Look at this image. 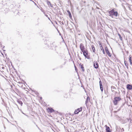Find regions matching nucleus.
Returning a JSON list of instances; mask_svg holds the SVG:
<instances>
[{
    "mask_svg": "<svg viewBox=\"0 0 132 132\" xmlns=\"http://www.w3.org/2000/svg\"><path fill=\"white\" fill-rule=\"evenodd\" d=\"M100 49H101V50L102 51V50H104L103 48V47H102V45L101 44H100Z\"/></svg>",
    "mask_w": 132,
    "mask_h": 132,
    "instance_id": "nucleus-21",
    "label": "nucleus"
},
{
    "mask_svg": "<svg viewBox=\"0 0 132 132\" xmlns=\"http://www.w3.org/2000/svg\"><path fill=\"white\" fill-rule=\"evenodd\" d=\"M118 36H119V38H120V39L121 40H122V38L121 37L120 35L119 34H118Z\"/></svg>",
    "mask_w": 132,
    "mask_h": 132,
    "instance_id": "nucleus-22",
    "label": "nucleus"
},
{
    "mask_svg": "<svg viewBox=\"0 0 132 132\" xmlns=\"http://www.w3.org/2000/svg\"><path fill=\"white\" fill-rule=\"evenodd\" d=\"M113 11V9L112 10H111L109 12V15L110 16H111L112 18H113V16H112Z\"/></svg>",
    "mask_w": 132,
    "mask_h": 132,
    "instance_id": "nucleus-11",
    "label": "nucleus"
},
{
    "mask_svg": "<svg viewBox=\"0 0 132 132\" xmlns=\"http://www.w3.org/2000/svg\"><path fill=\"white\" fill-rule=\"evenodd\" d=\"M83 52V55L85 56L87 58V55H88V53L87 51H84L82 52Z\"/></svg>",
    "mask_w": 132,
    "mask_h": 132,
    "instance_id": "nucleus-6",
    "label": "nucleus"
},
{
    "mask_svg": "<svg viewBox=\"0 0 132 132\" xmlns=\"http://www.w3.org/2000/svg\"><path fill=\"white\" fill-rule=\"evenodd\" d=\"M105 50L107 54L109 56H110V57L111 56V54L109 52V51H108V48H107V47H105Z\"/></svg>",
    "mask_w": 132,
    "mask_h": 132,
    "instance_id": "nucleus-8",
    "label": "nucleus"
},
{
    "mask_svg": "<svg viewBox=\"0 0 132 132\" xmlns=\"http://www.w3.org/2000/svg\"><path fill=\"white\" fill-rule=\"evenodd\" d=\"M118 15V13L117 12L114 11V10L113 9V11L112 12V16L113 17V16H117Z\"/></svg>",
    "mask_w": 132,
    "mask_h": 132,
    "instance_id": "nucleus-7",
    "label": "nucleus"
},
{
    "mask_svg": "<svg viewBox=\"0 0 132 132\" xmlns=\"http://www.w3.org/2000/svg\"><path fill=\"white\" fill-rule=\"evenodd\" d=\"M67 12H68V14H69V17H70V18H71L72 17V16H71V14L70 13V12L69 11H67Z\"/></svg>",
    "mask_w": 132,
    "mask_h": 132,
    "instance_id": "nucleus-17",
    "label": "nucleus"
},
{
    "mask_svg": "<svg viewBox=\"0 0 132 132\" xmlns=\"http://www.w3.org/2000/svg\"><path fill=\"white\" fill-rule=\"evenodd\" d=\"M18 102L19 104H21V105H22V102L20 100H18Z\"/></svg>",
    "mask_w": 132,
    "mask_h": 132,
    "instance_id": "nucleus-19",
    "label": "nucleus"
},
{
    "mask_svg": "<svg viewBox=\"0 0 132 132\" xmlns=\"http://www.w3.org/2000/svg\"><path fill=\"white\" fill-rule=\"evenodd\" d=\"M47 111L48 113H52L54 111V110L51 108H48Z\"/></svg>",
    "mask_w": 132,
    "mask_h": 132,
    "instance_id": "nucleus-5",
    "label": "nucleus"
},
{
    "mask_svg": "<svg viewBox=\"0 0 132 132\" xmlns=\"http://www.w3.org/2000/svg\"><path fill=\"white\" fill-rule=\"evenodd\" d=\"M99 84L101 90L102 92L103 90V88L102 83V82L101 80L99 81Z\"/></svg>",
    "mask_w": 132,
    "mask_h": 132,
    "instance_id": "nucleus-9",
    "label": "nucleus"
},
{
    "mask_svg": "<svg viewBox=\"0 0 132 132\" xmlns=\"http://www.w3.org/2000/svg\"><path fill=\"white\" fill-rule=\"evenodd\" d=\"M124 63H125V65L127 67V68H128V64L127 63V62L126 61H124Z\"/></svg>",
    "mask_w": 132,
    "mask_h": 132,
    "instance_id": "nucleus-14",
    "label": "nucleus"
},
{
    "mask_svg": "<svg viewBox=\"0 0 132 132\" xmlns=\"http://www.w3.org/2000/svg\"><path fill=\"white\" fill-rule=\"evenodd\" d=\"M82 110V108L80 107V108H78L75 111V114H78L79 112L81 111Z\"/></svg>",
    "mask_w": 132,
    "mask_h": 132,
    "instance_id": "nucleus-2",
    "label": "nucleus"
},
{
    "mask_svg": "<svg viewBox=\"0 0 132 132\" xmlns=\"http://www.w3.org/2000/svg\"><path fill=\"white\" fill-rule=\"evenodd\" d=\"M106 132H111L110 128L106 126Z\"/></svg>",
    "mask_w": 132,
    "mask_h": 132,
    "instance_id": "nucleus-12",
    "label": "nucleus"
},
{
    "mask_svg": "<svg viewBox=\"0 0 132 132\" xmlns=\"http://www.w3.org/2000/svg\"><path fill=\"white\" fill-rule=\"evenodd\" d=\"M79 65L80 67L81 68V69L84 72V67H83V65L82 64L81 65V64H80Z\"/></svg>",
    "mask_w": 132,
    "mask_h": 132,
    "instance_id": "nucleus-13",
    "label": "nucleus"
},
{
    "mask_svg": "<svg viewBox=\"0 0 132 132\" xmlns=\"http://www.w3.org/2000/svg\"><path fill=\"white\" fill-rule=\"evenodd\" d=\"M94 66L95 68L97 69L98 68V65L97 61H94Z\"/></svg>",
    "mask_w": 132,
    "mask_h": 132,
    "instance_id": "nucleus-4",
    "label": "nucleus"
},
{
    "mask_svg": "<svg viewBox=\"0 0 132 132\" xmlns=\"http://www.w3.org/2000/svg\"><path fill=\"white\" fill-rule=\"evenodd\" d=\"M129 61L130 62V64H131L132 63L131 62V57H130L129 59Z\"/></svg>",
    "mask_w": 132,
    "mask_h": 132,
    "instance_id": "nucleus-18",
    "label": "nucleus"
},
{
    "mask_svg": "<svg viewBox=\"0 0 132 132\" xmlns=\"http://www.w3.org/2000/svg\"><path fill=\"white\" fill-rule=\"evenodd\" d=\"M121 100V98L119 97H116L114 98L113 102L115 105H117L118 102L120 101Z\"/></svg>",
    "mask_w": 132,
    "mask_h": 132,
    "instance_id": "nucleus-1",
    "label": "nucleus"
},
{
    "mask_svg": "<svg viewBox=\"0 0 132 132\" xmlns=\"http://www.w3.org/2000/svg\"><path fill=\"white\" fill-rule=\"evenodd\" d=\"M92 50H93V52H95V47H94V46L93 45H92Z\"/></svg>",
    "mask_w": 132,
    "mask_h": 132,
    "instance_id": "nucleus-15",
    "label": "nucleus"
},
{
    "mask_svg": "<svg viewBox=\"0 0 132 132\" xmlns=\"http://www.w3.org/2000/svg\"><path fill=\"white\" fill-rule=\"evenodd\" d=\"M48 4L50 6H51V7L52 6V4H51L50 2H48Z\"/></svg>",
    "mask_w": 132,
    "mask_h": 132,
    "instance_id": "nucleus-20",
    "label": "nucleus"
},
{
    "mask_svg": "<svg viewBox=\"0 0 132 132\" xmlns=\"http://www.w3.org/2000/svg\"><path fill=\"white\" fill-rule=\"evenodd\" d=\"M90 100L89 98V97H88L87 98L86 100L85 101V104H86L87 103L88 101Z\"/></svg>",
    "mask_w": 132,
    "mask_h": 132,
    "instance_id": "nucleus-16",
    "label": "nucleus"
},
{
    "mask_svg": "<svg viewBox=\"0 0 132 132\" xmlns=\"http://www.w3.org/2000/svg\"><path fill=\"white\" fill-rule=\"evenodd\" d=\"M102 52L104 54H105V52H104V50H102Z\"/></svg>",
    "mask_w": 132,
    "mask_h": 132,
    "instance_id": "nucleus-23",
    "label": "nucleus"
},
{
    "mask_svg": "<svg viewBox=\"0 0 132 132\" xmlns=\"http://www.w3.org/2000/svg\"><path fill=\"white\" fill-rule=\"evenodd\" d=\"M127 88L129 90H131L132 89V86L129 84L127 85Z\"/></svg>",
    "mask_w": 132,
    "mask_h": 132,
    "instance_id": "nucleus-10",
    "label": "nucleus"
},
{
    "mask_svg": "<svg viewBox=\"0 0 132 132\" xmlns=\"http://www.w3.org/2000/svg\"><path fill=\"white\" fill-rule=\"evenodd\" d=\"M80 47L81 51L82 52L84 51V50L85 49V47L84 46V45L82 43L80 44Z\"/></svg>",
    "mask_w": 132,
    "mask_h": 132,
    "instance_id": "nucleus-3",
    "label": "nucleus"
}]
</instances>
